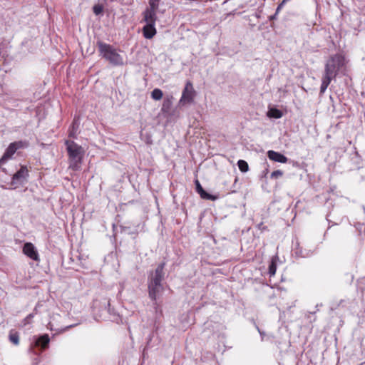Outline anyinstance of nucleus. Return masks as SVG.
Returning <instances> with one entry per match:
<instances>
[{"label":"nucleus","instance_id":"f257e3e1","mask_svg":"<svg viewBox=\"0 0 365 365\" xmlns=\"http://www.w3.org/2000/svg\"><path fill=\"white\" fill-rule=\"evenodd\" d=\"M346 66V59L341 54L336 53L331 56L327 61L324 72L322 78L320 93L323 94L327 89L331 80L340 72H342Z\"/></svg>","mask_w":365,"mask_h":365},{"label":"nucleus","instance_id":"f03ea898","mask_svg":"<svg viewBox=\"0 0 365 365\" xmlns=\"http://www.w3.org/2000/svg\"><path fill=\"white\" fill-rule=\"evenodd\" d=\"M97 46L101 56L108 61L111 65L120 66L124 65L123 57L111 45L98 41Z\"/></svg>","mask_w":365,"mask_h":365},{"label":"nucleus","instance_id":"7ed1b4c3","mask_svg":"<svg viewBox=\"0 0 365 365\" xmlns=\"http://www.w3.org/2000/svg\"><path fill=\"white\" fill-rule=\"evenodd\" d=\"M65 144L68 155L69 168L78 170L84 155V150L73 141L66 140Z\"/></svg>","mask_w":365,"mask_h":365},{"label":"nucleus","instance_id":"20e7f679","mask_svg":"<svg viewBox=\"0 0 365 365\" xmlns=\"http://www.w3.org/2000/svg\"><path fill=\"white\" fill-rule=\"evenodd\" d=\"M28 143L24 141H16L9 144L5 153L0 159V166L12 158L17 150L27 147Z\"/></svg>","mask_w":365,"mask_h":365},{"label":"nucleus","instance_id":"39448f33","mask_svg":"<svg viewBox=\"0 0 365 365\" xmlns=\"http://www.w3.org/2000/svg\"><path fill=\"white\" fill-rule=\"evenodd\" d=\"M196 92L193 88L192 83L190 81H187L185 88L182 91L181 98L179 101L180 106H185L190 104L193 102Z\"/></svg>","mask_w":365,"mask_h":365},{"label":"nucleus","instance_id":"423d86ee","mask_svg":"<svg viewBox=\"0 0 365 365\" xmlns=\"http://www.w3.org/2000/svg\"><path fill=\"white\" fill-rule=\"evenodd\" d=\"M29 176V170L26 165H21L20 169L13 175L11 185L13 188H17L23 185Z\"/></svg>","mask_w":365,"mask_h":365},{"label":"nucleus","instance_id":"0eeeda50","mask_svg":"<svg viewBox=\"0 0 365 365\" xmlns=\"http://www.w3.org/2000/svg\"><path fill=\"white\" fill-rule=\"evenodd\" d=\"M23 253L34 261H39V255L35 246L31 242H26L23 247Z\"/></svg>","mask_w":365,"mask_h":365},{"label":"nucleus","instance_id":"6e6552de","mask_svg":"<svg viewBox=\"0 0 365 365\" xmlns=\"http://www.w3.org/2000/svg\"><path fill=\"white\" fill-rule=\"evenodd\" d=\"M165 267V263H160L158 264L157 268L155 270L154 274H152L150 282L148 284H162V281L163 279V269Z\"/></svg>","mask_w":365,"mask_h":365},{"label":"nucleus","instance_id":"1a4fd4ad","mask_svg":"<svg viewBox=\"0 0 365 365\" xmlns=\"http://www.w3.org/2000/svg\"><path fill=\"white\" fill-rule=\"evenodd\" d=\"M267 156L271 160L277 163H286L288 161V159L286 156L274 150H269L267 152Z\"/></svg>","mask_w":365,"mask_h":365},{"label":"nucleus","instance_id":"9d476101","mask_svg":"<svg viewBox=\"0 0 365 365\" xmlns=\"http://www.w3.org/2000/svg\"><path fill=\"white\" fill-rule=\"evenodd\" d=\"M163 289L162 284H148L150 298L155 301L158 295L163 291Z\"/></svg>","mask_w":365,"mask_h":365},{"label":"nucleus","instance_id":"9b49d317","mask_svg":"<svg viewBox=\"0 0 365 365\" xmlns=\"http://www.w3.org/2000/svg\"><path fill=\"white\" fill-rule=\"evenodd\" d=\"M143 21L146 24H155V21L157 19L156 11H152L149 9H145L143 13Z\"/></svg>","mask_w":365,"mask_h":365},{"label":"nucleus","instance_id":"f8f14e48","mask_svg":"<svg viewBox=\"0 0 365 365\" xmlns=\"http://www.w3.org/2000/svg\"><path fill=\"white\" fill-rule=\"evenodd\" d=\"M143 34L145 38H152L156 34L155 24H146L143 28Z\"/></svg>","mask_w":365,"mask_h":365},{"label":"nucleus","instance_id":"ddd939ff","mask_svg":"<svg viewBox=\"0 0 365 365\" xmlns=\"http://www.w3.org/2000/svg\"><path fill=\"white\" fill-rule=\"evenodd\" d=\"M195 185H196V190L202 199L211 200H215L217 199V197L213 196V195L207 193V192H205L203 190L202 187L201 186L200 182L197 180H195Z\"/></svg>","mask_w":365,"mask_h":365},{"label":"nucleus","instance_id":"4468645a","mask_svg":"<svg viewBox=\"0 0 365 365\" xmlns=\"http://www.w3.org/2000/svg\"><path fill=\"white\" fill-rule=\"evenodd\" d=\"M173 96H167L163 101L161 110L163 113H169L173 105Z\"/></svg>","mask_w":365,"mask_h":365},{"label":"nucleus","instance_id":"2eb2a0df","mask_svg":"<svg viewBox=\"0 0 365 365\" xmlns=\"http://www.w3.org/2000/svg\"><path fill=\"white\" fill-rule=\"evenodd\" d=\"M50 341V338L48 334H45L36 339L35 345L41 346L43 349L47 348Z\"/></svg>","mask_w":365,"mask_h":365},{"label":"nucleus","instance_id":"dca6fc26","mask_svg":"<svg viewBox=\"0 0 365 365\" xmlns=\"http://www.w3.org/2000/svg\"><path fill=\"white\" fill-rule=\"evenodd\" d=\"M9 341L14 345H19V333L15 330H11L9 334Z\"/></svg>","mask_w":365,"mask_h":365},{"label":"nucleus","instance_id":"f3484780","mask_svg":"<svg viewBox=\"0 0 365 365\" xmlns=\"http://www.w3.org/2000/svg\"><path fill=\"white\" fill-rule=\"evenodd\" d=\"M267 115L270 118H280L282 116V112L277 108H270Z\"/></svg>","mask_w":365,"mask_h":365},{"label":"nucleus","instance_id":"a211bd4d","mask_svg":"<svg viewBox=\"0 0 365 365\" xmlns=\"http://www.w3.org/2000/svg\"><path fill=\"white\" fill-rule=\"evenodd\" d=\"M163 91L159 88H155L151 92V97L155 101H159L163 98Z\"/></svg>","mask_w":365,"mask_h":365},{"label":"nucleus","instance_id":"6ab92c4d","mask_svg":"<svg viewBox=\"0 0 365 365\" xmlns=\"http://www.w3.org/2000/svg\"><path fill=\"white\" fill-rule=\"evenodd\" d=\"M237 165L241 172L245 173L249 170V165L244 160H239Z\"/></svg>","mask_w":365,"mask_h":365},{"label":"nucleus","instance_id":"aec40b11","mask_svg":"<svg viewBox=\"0 0 365 365\" xmlns=\"http://www.w3.org/2000/svg\"><path fill=\"white\" fill-rule=\"evenodd\" d=\"M159 1L160 0H149V6L147 9L156 11L159 6Z\"/></svg>","mask_w":365,"mask_h":365},{"label":"nucleus","instance_id":"412c9836","mask_svg":"<svg viewBox=\"0 0 365 365\" xmlns=\"http://www.w3.org/2000/svg\"><path fill=\"white\" fill-rule=\"evenodd\" d=\"M277 265L274 259H272L271 263L269 266V274L270 277L274 276L276 273Z\"/></svg>","mask_w":365,"mask_h":365},{"label":"nucleus","instance_id":"4be33fe9","mask_svg":"<svg viewBox=\"0 0 365 365\" xmlns=\"http://www.w3.org/2000/svg\"><path fill=\"white\" fill-rule=\"evenodd\" d=\"M93 11L96 15H99L103 12V7L102 5L96 4L93 7Z\"/></svg>","mask_w":365,"mask_h":365},{"label":"nucleus","instance_id":"5701e85b","mask_svg":"<svg viewBox=\"0 0 365 365\" xmlns=\"http://www.w3.org/2000/svg\"><path fill=\"white\" fill-rule=\"evenodd\" d=\"M283 175V172L280 170H274L271 173V178L277 179L282 177Z\"/></svg>","mask_w":365,"mask_h":365},{"label":"nucleus","instance_id":"b1692460","mask_svg":"<svg viewBox=\"0 0 365 365\" xmlns=\"http://www.w3.org/2000/svg\"><path fill=\"white\" fill-rule=\"evenodd\" d=\"M76 120L73 121V125H72V130L70 131L69 133V135L71 137H75V133H76V131H75V125H76Z\"/></svg>","mask_w":365,"mask_h":365},{"label":"nucleus","instance_id":"393cba45","mask_svg":"<svg viewBox=\"0 0 365 365\" xmlns=\"http://www.w3.org/2000/svg\"><path fill=\"white\" fill-rule=\"evenodd\" d=\"M279 13H277V11L275 12V14L272 16H271L269 17L270 20H273V19H275L277 18V16L278 15Z\"/></svg>","mask_w":365,"mask_h":365},{"label":"nucleus","instance_id":"a878e982","mask_svg":"<svg viewBox=\"0 0 365 365\" xmlns=\"http://www.w3.org/2000/svg\"><path fill=\"white\" fill-rule=\"evenodd\" d=\"M34 317V315H33L32 314H30L28 316V318H31V317Z\"/></svg>","mask_w":365,"mask_h":365},{"label":"nucleus","instance_id":"bb28decb","mask_svg":"<svg viewBox=\"0 0 365 365\" xmlns=\"http://www.w3.org/2000/svg\"><path fill=\"white\" fill-rule=\"evenodd\" d=\"M2 170H3L4 172H6V169H5V168H3V169H2Z\"/></svg>","mask_w":365,"mask_h":365}]
</instances>
